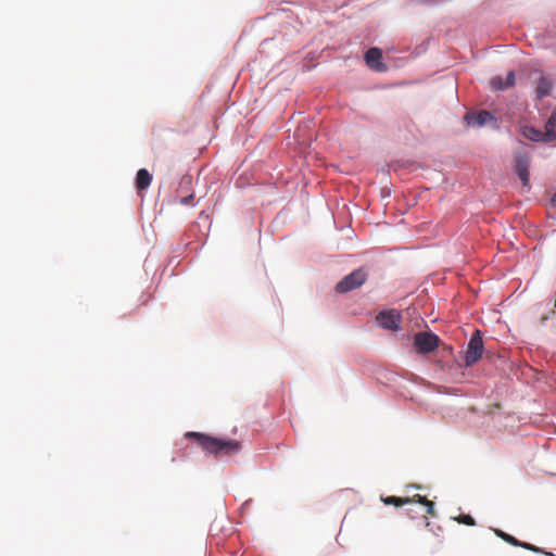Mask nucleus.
Instances as JSON below:
<instances>
[{"instance_id":"f257e3e1","label":"nucleus","mask_w":556,"mask_h":556,"mask_svg":"<svg viewBox=\"0 0 556 556\" xmlns=\"http://www.w3.org/2000/svg\"><path fill=\"white\" fill-rule=\"evenodd\" d=\"M185 438L193 440L203 451L216 458L232 456L242 448L241 443L237 440L215 438L202 432L189 431L185 434Z\"/></svg>"},{"instance_id":"f03ea898","label":"nucleus","mask_w":556,"mask_h":556,"mask_svg":"<svg viewBox=\"0 0 556 556\" xmlns=\"http://www.w3.org/2000/svg\"><path fill=\"white\" fill-rule=\"evenodd\" d=\"M368 274L364 268H357L351 274L346 275L342 280L336 285L338 293H346L363 286L367 280Z\"/></svg>"},{"instance_id":"7ed1b4c3","label":"nucleus","mask_w":556,"mask_h":556,"mask_svg":"<svg viewBox=\"0 0 556 556\" xmlns=\"http://www.w3.org/2000/svg\"><path fill=\"white\" fill-rule=\"evenodd\" d=\"M439 337L432 332H417L414 336V348L419 354H428L434 351L439 346Z\"/></svg>"},{"instance_id":"20e7f679","label":"nucleus","mask_w":556,"mask_h":556,"mask_svg":"<svg viewBox=\"0 0 556 556\" xmlns=\"http://www.w3.org/2000/svg\"><path fill=\"white\" fill-rule=\"evenodd\" d=\"M482 353H483V341H482L480 331L477 330L471 336V338L468 342V346H467L466 355H465V364L467 366L473 365L481 358Z\"/></svg>"},{"instance_id":"39448f33","label":"nucleus","mask_w":556,"mask_h":556,"mask_svg":"<svg viewBox=\"0 0 556 556\" xmlns=\"http://www.w3.org/2000/svg\"><path fill=\"white\" fill-rule=\"evenodd\" d=\"M377 321L384 329L397 330L400 328L401 316L394 309L386 311V312H381L377 316Z\"/></svg>"},{"instance_id":"423d86ee","label":"nucleus","mask_w":556,"mask_h":556,"mask_svg":"<svg viewBox=\"0 0 556 556\" xmlns=\"http://www.w3.org/2000/svg\"><path fill=\"white\" fill-rule=\"evenodd\" d=\"M493 116L488 111H479V112H469L465 115V121L467 125L473 127H481L489 122L493 121Z\"/></svg>"},{"instance_id":"0eeeda50","label":"nucleus","mask_w":556,"mask_h":556,"mask_svg":"<svg viewBox=\"0 0 556 556\" xmlns=\"http://www.w3.org/2000/svg\"><path fill=\"white\" fill-rule=\"evenodd\" d=\"M382 52L379 48H370L365 53L366 63L376 71H383L386 66L381 63Z\"/></svg>"},{"instance_id":"6e6552de","label":"nucleus","mask_w":556,"mask_h":556,"mask_svg":"<svg viewBox=\"0 0 556 556\" xmlns=\"http://www.w3.org/2000/svg\"><path fill=\"white\" fill-rule=\"evenodd\" d=\"M514 84H515V72L514 71H509L507 73L505 80H503V78L501 76L493 77L490 80V85L493 90H505V89L514 86Z\"/></svg>"},{"instance_id":"1a4fd4ad","label":"nucleus","mask_w":556,"mask_h":556,"mask_svg":"<svg viewBox=\"0 0 556 556\" xmlns=\"http://www.w3.org/2000/svg\"><path fill=\"white\" fill-rule=\"evenodd\" d=\"M152 181L151 174L146 169L141 168L137 172L136 187L138 190H146Z\"/></svg>"},{"instance_id":"9d476101","label":"nucleus","mask_w":556,"mask_h":556,"mask_svg":"<svg viewBox=\"0 0 556 556\" xmlns=\"http://www.w3.org/2000/svg\"><path fill=\"white\" fill-rule=\"evenodd\" d=\"M544 135L547 140L556 139V111L552 113L544 126Z\"/></svg>"},{"instance_id":"9b49d317","label":"nucleus","mask_w":556,"mask_h":556,"mask_svg":"<svg viewBox=\"0 0 556 556\" xmlns=\"http://www.w3.org/2000/svg\"><path fill=\"white\" fill-rule=\"evenodd\" d=\"M551 90H552L551 80L547 79L546 77H541L536 85V88H535L538 98H543V97L548 96L551 93Z\"/></svg>"},{"instance_id":"f8f14e48","label":"nucleus","mask_w":556,"mask_h":556,"mask_svg":"<svg viewBox=\"0 0 556 556\" xmlns=\"http://www.w3.org/2000/svg\"><path fill=\"white\" fill-rule=\"evenodd\" d=\"M409 504L410 503H419L421 505H425L427 507V514L434 516V505L433 502L429 501L426 496L415 494L413 497H408Z\"/></svg>"},{"instance_id":"ddd939ff","label":"nucleus","mask_w":556,"mask_h":556,"mask_svg":"<svg viewBox=\"0 0 556 556\" xmlns=\"http://www.w3.org/2000/svg\"><path fill=\"white\" fill-rule=\"evenodd\" d=\"M523 136L532 141H548L545 138L544 131L534 128L523 127Z\"/></svg>"},{"instance_id":"4468645a","label":"nucleus","mask_w":556,"mask_h":556,"mask_svg":"<svg viewBox=\"0 0 556 556\" xmlns=\"http://www.w3.org/2000/svg\"><path fill=\"white\" fill-rule=\"evenodd\" d=\"M381 501L386 505H394L397 507L409 504L408 497L387 496V497H381Z\"/></svg>"},{"instance_id":"2eb2a0df","label":"nucleus","mask_w":556,"mask_h":556,"mask_svg":"<svg viewBox=\"0 0 556 556\" xmlns=\"http://www.w3.org/2000/svg\"><path fill=\"white\" fill-rule=\"evenodd\" d=\"M495 534L498 538H501L502 540H504L505 542H507L514 546H521V542L519 540H517L516 538L511 536L510 534H508L500 529L495 530Z\"/></svg>"},{"instance_id":"dca6fc26","label":"nucleus","mask_w":556,"mask_h":556,"mask_svg":"<svg viewBox=\"0 0 556 556\" xmlns=\"http://www.w3.org/2000/svg\"><path fill=\"white\" fill-rule=\"evenodd\" d=\"M455 520L466 526H475L476 523L475 519L470 515H459Z\"/></svg>"},{"instance_id":"f3484780","label":"nucleus","mask_w":556,"mask_h":556,"mask_svg":"<svg viewBox=\"0 0 556 556\" xmlns=\"http://www.w3.org/2000/svg\"><path fill=\"white\" fill-rule=\"evenodd\" d=\"M515 173L521 179V159L519 156L515 157Z\"/></svg>"},{"instance_id":"a211bd4d","label":"nucleus","mask_w":556,"mask_h":556,"mask_svg":"<svg viewBox=\"0 0 556 556\" xmlns=\"http://www.w3.org/2000/svg\"><path fill=\"white\" fill-rule=\"evenodd\" d=\"M193 200V195H189V197H185L182 200H181V203L184 204H190Z\"/></svg>"},{"instance_id":"6ab92c4d","label":"nucleus","mask_w":556,"mask_h":556,"mask_svg":"<svg viewBox=\"0 0 556 556\" xmlns=\"http://www.w3.org/2000/svg\"><path fill=\"white\" fill-rule=\"evenodd\" d=\"M522 180H523V187H526L527 184H528V173H527V169H526L525 166H523V177H522Z\"/></svg>"},{"instance_id":"aec40b11","label":"nucleus","mask_w":556,"mask_h":556,"mask_svg":"<svg viewBox=\"0 0 556 556\" xmlns=\"http://www.w3.org/2000/svg\"><path fill=\"white\" fill-rule=\"evenodd\" d=\"M522 547L527 548V549H532L533 548L529 543H526V542H523Z\"/></svg>"},{"instance_id":"412c9836","label":"nucleus","mask_w":556,"mask_h":556,"mask_svg":"<svg viewBox=\"0 0 556 556\" xmlns=\"http://www.w3.org/2000/svg\"><path fill=\"white\" fill-rule=\"evenodd\" d=\"M529 372H533V368L529 367L527 371L523 370V376H528Z\"/></svg>"},{"instance_id":"4be33fe9","label":"nucleus","mask_w":556,"mask_h":556,"mask_svg":"<svg viewBox=\"0 0 556 556\" xmlns=\"http://www.w3.org/2000/svg\"><path fill=\"white\" fill-rule=\"evenodd\" d=\"M553 202H556V193H555V197H554V199H553Z\"/></svg>"}]
</instances>
